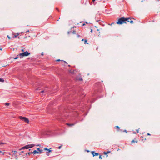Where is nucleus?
I'll return each mask as SVG.
<instances>
[{"mask_svg":"<svg viewBox=\"0 0 160 160\" xmlns=\"http://www.w3.org/2000/svg\"><path fill=\"white\" fill-rule=\"evenodd\" d=\"M44 92H46V91H45V90H42V91H41L40 92L41 93H43Z\"/></svg>","mask_w":160,"mask_h":160,"instance_id":"aec40b11","label":"nucleus"},{"mask_svg":"<svg viewBox=\"0 0 160 160\" xmlns=\"http://www.w3.org/2000/svg\"><path fill=\"white\" fill-rule=\"evenodd\" d=\"M147 135H148V136H150V135H151V134L150 133H148L147 134Z\"/></svg>","mask_w":160,"mask_h":160,"instance_id":"2f4dec72","label":"nucleus"},{"mask_svg":"<svg viewBox=\"0 0 160 160\" xmlns=\"http://www.w3.org/2000/svg\"><path fill=\"white\" fill-rule=\"evenodd\" d=\"M30 53L28 52V51L25 52H22V53H20L19 54V55L18 56H19L20 57V58H22L24 56H27L29 55L30 54Z\"/></svg>","mask_w":160,"mask_h":160,"instance_id":"7ed1b4c3","label":"nucleus"},{"mask_svg":"<svg viewBox=\"0 0 160 160\" xmlns=\"http://www.w3.org/2000/svg\"><path fill=\"white\" fill-rule=\"evenodd\" d=\"M32 153V152H30L28 153H27L26 155H27L28 154V155L30 156Z\"/></svg>","mask_w":160,"mask_h":160,"instance_id":"f3484780","label":"nucleus"},{"mask_svg":"<svg viewBox=\"0 0 160 160\" xmlns=\"http://www.w3.org/2000/svg\"><path fill=\"white\" fill-rule=\"evenodd\" d=\"M76 31H73V32H72V33H73V34H75V33H76Z\"/></svg>","mask_w":160,"mask_h":160,"instance_id":"b1692460","label":"nucleus"},{"mask_svg":"<svg viewBox=\"0 0 160 160\" xmlns=\"http://www.w3.org/2000/svg\"><path fill=\"white\" fill-rule=\"evenodd\" d=\"M0 152H1V153H2V154L3 155L4 154V152H2V151H0Z\"/></svg>","mask_w":160,"mask_h":160,"instance_id":"cd10ccee","label":"nucleus"},{"mask_svg":"<svg viewBox=\"0 0 160 160\" xmlns=\"http://www.w3.org/2000/svg\"><path fill=\"white\" fill-rule=\"evenodd\" d=\"M48 151L47 152H48V153H49V152H51V151H51V150H49V149H48Z\"/></svg>","mask_w":160,"mask_h":160,"instance_id":"393cba45","label":"nucleus"},{"mask_svg":"<svg viewBox=\"0 0 160 160\" xmlns=\"http://www.w3.org/2000/svg\"><path fill=\"white\" fill-rule=\"evenodd\" d=\"M35 146V145L34 144H28L22 147L19 150H23L24 149H28L29 148H32Z\"/></svg>","mask_w":160,"mask_h":160,"instance_id":"f03ea898","label":"nucleus"},{"mask_svg":"<svg viewBox=\"0 0 160 160\" xmlns=\"http://www.w3.org/2000/svg\"><path fill=\"white\" fill-rule=\"evenodd\" d=\"M135 142H137V141H135L134 140H132L131 142L132 143H133Z\"/></svg>","mask_w":160,"mask_h":160,"instance_id":"2eb2a0df","label":"nucleus"},{"mask_svg":"<svg viewBox=\"0 0 160 160\" xmlns=\"http://www.w3.org/2000/svg\"><path fill=\"white\" fill-rule=\"evenodd\" d=\"M77 37H78V38H79V37H80V36L79 35H78V34H77Z\"/></svg>","mask_w":160,"mask_h":160,"instance_id":"f704fd0d","label":"nucleus"},{"mask_svg":"<svg viewBox=\"0 0 160 160\" xmlns=\"http://www.w3.org/2000/svg\"><path fill=\"white\" fill-rule=\"evenodd\" d=\"M98 1L99 2H101V1H102V2H104L105 0H98Z\"/></svg>","mask_w":160,"mask_h":160,"instance_id":"412c9836","label":"nucleus"},{"mask_svg":"<svg viewBox=\"0 0 160 160\" xmlns=\"http://www.w3.org/2000/svg\"><path fill=\"white\" fill-rule=\"evenodd\" d=\"M44 150H48V148H44Z\"/></svg>","mask_w":160,"mask_h":160,"instance_id":"7c9ffc66","label":"nucleus"},{"mask_svg":"<svg viewBox=\"0 0 160 160\" xmlns=\"http://www.w3.org/2000/svg\"><path fill=\"white\" fill-rule=\"evenodd\" d=\"M116 128L117 129H118V130H119V127H118V126H116Z\"/></svg>","mask_w":160,"mask_h":160,"instance_id":"a211bd4d","label":"nucleus"},{"mask_svg":"<svg viewBox=\"0 0 160 160\" xmlns=\"http://www.w3.org/2000/svg\"><path fill=\"white\" fill-rule=\"evenodd\" d=\"M110 152V151H108L107 152H104V154L105 155H106L108 153H109Z\"/></svg>","mask_w":160,"mask_h":160,"instance_id":"ddd939ff","label":"nucleus"},{"mask_svg":"<svg viewBox=\"0 0 160 160\" xmlns=\"http://www.w3.org/2000/svg\"><path fill=\"white\" fill-rule=\"evenodd\" d=\"M37 150L39 151V153H41L42 152V151L39 148H37Z\"/></svg>","mask_w":160,"mask_h":160,"instance_id":"9b49d317","label":"nucleus"},{"mask_svg":"<svg viewBox=\"0 0 160 160\" xmlns=\"http://www.w3.org/2000/svg\"><path fill=\"white\" fill-rule=\"evenodd\" d=\"M29 30H28L27 31H26V33H27V32H29Z\"/></svg>","mask_w":160,"mask_h":160,"instance_id":"4c0bfd02","label":"nucleus"},{"mask_svg":"<svg viewBox=\"0 0 160 160\" xmlns=\"http://www.w3.org/2000/svg\"><path fill=\"white\" fill-rule=\"evenodd\" d=\"M56 9L58 11V12H59V9H58V8H56Z\"/></svg>","mask_w":160,"mask_h":160,"instance_id":"c756f323","label":"nucleus"},{"mask_svg":"<svg viewBox=\"0 0 160 160\" xmlns=\"http://www.w3.org/2000/svg\"><path fill=\"white\" fill-rule=\"evenodd\" d=\"M92 29H91V32H92Z\"/></svg>","mask_w":160,"mask_h":160,"instance_id":"37998d69","label":"nucleus"},{"mask_svg":"<svg viewBox=\"0 0 160 160\" xmlns=\"http://www.w3.org/2000/svg\"><path fill=\"white\" fill-rule=\"evenodd\" d=\"M8 38H10L8 37Z\"/></svg>","mask_w":160,"mask_h":160,"instance_id":"c03bdc74","label":"nucleus"},{"mask_svg":"<svg viewBox=\"0 0 160 160\" xmlns=\"http://www.w3.org/2000/svg\"><path fill=\"white\" fill-rule=\"evenodd\" d=\"M66 124L69 126L71 127L73 126L74 125V124H70L69 123H67Z\"/></svg>","mask_w":160,"mask_h":160,"instance_id":"1a4fd4ad","label":"nucleus"},{"mask_svg":"<svg viewBox=\"0 0 160 160\" xmlns=\"http://www.w3.org/2000/svg\"><path fill=\"white\" fill-rule=\"evenodd\" d=\"M62 145L61 146H59L58 147V149H60L62 147Z\"/></svg>","mask_w":160,"mask_h":160,"instance_id":"a878e982","label":"nucleus"},{"mask_svg":"<svg viewBox=\"0 0 160 160\" xmlns=\"http://www.w3.org/2000/svg\"><path fill=\"white\" fill-rule=\"evenodd\" d=\"M39 145H37V146H39Z\"/></svg>","mask_w":160,"mask_h":160,"instance_id":"a18cd8bd","label":"nucleus"},{"mask_svg":"<svg viewBox=\"0 0 160 160\" xmlns=\"http://www.w3.org/2000/svg\"><path fill=\"white\" fill-rule=\"evenodd\" d=\"M99 158L100 159H102V157L101 155H100L99 157Z\"/></svg>","mask_w":160,"mask_h":160,"instance_id":"4be33fe9","label":"nucleus"},{"mask_svg":"<svg viewBox=\"0 0 160 160\" xmlns=\"http://www.w3.org/2000/svg\"><path fill=\"white\" fill-rule=\"evenodd\" d=\"M4 143H2V142H0V144H3Z\"/></svg>","mask_w":160,"mask_h":160,"instance_id":"a19ab883","label":"nucleus"},{"mask_svg":"<svg viewBox=\"0 0 160 160\" xmlns=\"http://www.w3.org/2000/svg\"><path fill=\"white\" fill-rule=\"evenodd\" d=\"M78 80H79V81H82V78H79Z\"/></svg>","mask_w":160,"mask_h":160,"instance_id":"5701e85b","label":"nucleus"},{"mask_svg":"<svg viewBox=\"0 0 160 160\" xmlns=\"http://www.w3.org/2000/svg\"><path fill=\"white\" fill-rule=\"evenodd\" d=\"M0 82H4V80L2 78H0Z\"/></svg>","mask_w":160,"mask_h":160,"instance_id":"dca6fc26","label":"nucleus"},{"mask_svg":"<svg viewBox=\"0 0 160 160\" xmlns=\"http://www.w3.org/2000/svg\"><path fill=\"white\" fill-rule=\"evenodd\" d=\"M60 59H58L56 60L57 61H60Z\"/></svg>","mask_w":160,"mask_h":160,"instance_id":"c9c22d12","label":"nucleus"},{"mask_svg":"<svg viewBox=\"0 0 160 160\" xmlns=\"http://www.w3.org/2000/svg\"><path fill=\"white\" fill-rule=\"evenodd\" d=\"M39 153V152L37 151L36 150H34L33 152H32V153H33L34 154H35L36 153Z\"/></svg>","mask_w":160,"mask_h":160,"instance_id":"9d476101","label":"nucleus"},{"mask_svg":"<svg viewBox=\"0 0 160 160\" xmlns=\"http://www.w3.org/2000/svg\"><path fill=\"white\" fill-rule=\"evenodd\" d=\"M10 103H6L5 104L6 106H8Z\"/></svg>","mask_w":160,"mask_h":160,"instance_id":"6ab92c4d","label":"nucleus"},{"mask_svg":"<svg viewBox=\"0 0 160 160\" xmlns=\"http://www.w3.org/2000/svg\"><path fill=\"white\" fill-rule=\"evenodd\" d=\"M137 132H139V129H137V130H136Z\"/></svg>","mask_w":160,"mask_h":160,"instance_id":"72a5a7b5","label":"nucleus"},{"mask_svg":"<svg viewBox=\"0 0 160 160\" xmlns=\"http://www.w3.org/2000/svg\"><path fill=\"white\" fill-rule=\"evenodd\" d=\"M85 25V23H83L82 25V26H84Z\"/></svg>","mask_w":160,"mask_h":160,"instance_id":"e433bc0d","label":"nucleus"},{"mask_svg":"<svg viewBox=\"0 0 160 160\" xmlns=\"http://www.w3.org/2000/svg\"><path fill=\"white\" fill-rule=\"evenodd\" d=\"M127 20V22H130L131 23H133V21L132 20L131 18H126Z\"/></svg>","mask_w":160,"mask_h":160,"instance_id":"39448f33","label":"nucleus"},{"mask_svg":"<svg viewBox=\"0 0 160 160\" xmlns=\"http://www.w3.org/2000/svg\"><path fill=\"white\" fill-rule=\"evenodd\" d=\"M18 57H16L14 59H18Z\"/></svg>","mask_w":160,"mask_h":160,"instance_id":"c85d7f7f","label":"nucleus"},{"mask_svg":"<svg viewBox=\"0 0 160 160\" xmlns=\"http://www.w3.org/2000/svg\"><path fill=\"white\" fill-rule=\"evenodd\" d=\"M61 61L62 62H63L64 63H65L67 64V62H65V61H64L63 60H62Z\"/></svg>","mask_w":160,"mask_h":160,"instance_id":"bb28decb","label":"nucleus"},{"mask_svg":"<svg viewBox=\"0 0 160 160\" xmlns=\"http://www.w3.org/2000/svg\"><path fill=\"white\" fill-rule=\"evenodd\" d=\"M19 118L21 120L24 121L25 122L27 123H29V120L27 118L21 116H19Z\"/></svg>","mask_w":160,"mask_h":160,"instance_id":"20e7f679","label":"nucleus"},{"mask_svg":"<svg viewBox=\"0 0 160 160\" xmlns=\"http://www.w3.org/2000/svg\"><path fill=\"white\" fill-rule=\"evenodd\" d=\"M68 116V115H67V113H63V114H62V117H63V116H65V117H66L67 116Z\"/></svg>","mask_w":160,"mask_h":160,"instance_id":"f8f14e48","label":"nucleus"},{"mask_svg":"<svg viewBox=\"0 0 160 160\" xmlns=\"http://www.w3.org/2000/svg\"><path fill=\"white\" fill-rule=\"evenodd\" d=\"M91 153L94 157L95 156H98L99 155V153L97 152H95L94 151H92Z\"/></svg>","mask_w":160,"mask_h":160,"instance_id":"423d86ee","label":"nucleus"},{"mask_svg":"<svg viewBox=\"0 0 160 160\" xmlns=\"http://www.w3.org/2000/svg\"><path fill=\"white\" fill-rule=\"evenodd\" d=\"M127 19L124 17H122L119 18L116 23L118 24H122L123 23H126Z\"/></svg>","mask_w":160,"mask_h":160,"instance_id":"f257e3e1","label":"nucleus"},{"mask_svg":"<svg viewBox=\"0 0 160 160\" xmlns=\"http://www.w3.org/2000/svg\"><path fill=\"white\" fill-rule=\"evenodd\" d=\"M95 0H92V2H95Z\"/></svg>","mask_w":160,"mask_h":160,"instance_id":"58836bf2","label":"nucleus"},{"mask_svg":"<svg viewBox=\"0 0 160 160\" xmlns=\"http://www.w3.org/2000/svg\"><path fill=\"white\" fill-rule=\"evenodd\" d=\"M19 35V33H17L16 34H13V36H12V37L13 38H17L18 36Z\"/></svg>","mask_w":160,"mask_h":160,"instance_id":"6e6552de","label":"nucleus"},{"mask_svg":"<svg viewBox=\"0 0 160 160\" xmlns=\"http://www.w3.org/2000/svg\"><path fill=\"white\" fill-rule=\"evenodd\" d=\"M84 41V44H87V40L86 39H85L84 40V39H82V41Z\"/></svg>","mask_w":160,"mask_h":160,"instance_id":"4468645a","label":"nucleus"},{"mask_svg":"<svg viewBox=\"0 0 160 160\" xmlns=\"http://www.w3.org/2000/svg\"><path fill=\"white\" fill-rule=\"evenodd\" d=\"M25 152V151H21V152Z\"/></svg>","mask_w":160,"mask_h":160,"instance_id":"ea45409f","label":"nucleus"},{"mask_svg":"<svg viewBox=\"0 0 160 160\" xmlns=\"http://www.w3.org/2000/svg\"><path fill=\"white\" fill-rule=\"evenodd\" d=\"M87 151L88 152H89L90 151L89 150H87Z\"/></svg>","mask_w":160,"mask_h":160,"instance_id":"79ce46f5","label":"nucleus"},{"mask_svg":"<svg viewBox=\"0 0 160 160\" xmlns=\"http://www.w3.org/2000/svg\"><path fill=\"white\" fill-rule=\"evenodd\" d=\"M123 132H126V133H127V130H124V131H123Z\"/></svg>","mask_w":160,"mask_h":160,"instance_id":"473e14b6","label":"nucleus"},{"mask_svg":"<svg viewBox=\"0 0 160 160\" xmlns=\"http://www.w3.org/2000/svg\"><path fill=\"white\" fill-rule=\"evenodd\" d=\"M96 35L99 36L100 35V30L99 29H97V31L96 32Z\"/></svg>","mask_w":160,"mask_h":160,"instance_id":"0eeeda50","label":"nucleus"}]
</instances>
